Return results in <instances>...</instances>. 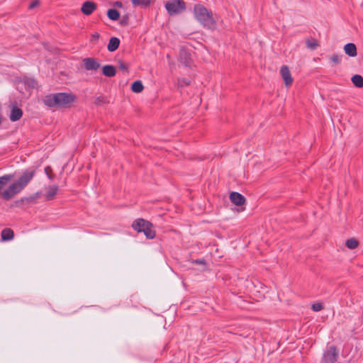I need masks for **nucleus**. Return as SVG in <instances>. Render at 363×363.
<instances>
[{
    "instance_id": "f257e3e1",
    "label": "nucleus",
    "mask_w": 363,
    "mask_h": 363,
    "mask_svg": "<svg viewBox=\"0 0 363 363\" xmlns=\"http://www.w3.org/2000/svg\"><path fill=\"white\" fill-rule=\"evenodd\" d=\"M194 15L195 18L203 28L212 30L216 28V19L213 16V13L208 11L202 4H195L194 7Z\"/></svg>"
},
{
    "instance_id": "f03ea898",
    "label": "nucleus",
    "mask_w": 363,
    "mask_h": 363,
    "mask_svg": "<svg viewBox=\"0 0 363 363\" xmlns=\"http://www.w3.org/2000/svg\"><path fill=\"white\" fill-rule=\"evenodd\" d=\"M76 100L75 95L71 93L60 92L46 96L43 99L45 106L52 107H67Z\"/></svg>"
},
{
    "instance_id": "7ed1b4c3",
    "label": "nucleus",
    "mask_w": 363,
    "mask_h": 363,
    "mask_svg": "<svg viewBox=\"0 0 363 363\" xmlns=\"http://www.w3.org/2000/svg\"><path fill=\"white\" fill-rule=\"evenodd\" d=\"M132 228L138 233H143L147 239H153L156 233L153 225L143 218H138L132 223Z\"/></svg>"
},
{
    "instance_id": "20e7f679",
    "label": "nucleus",
    "mask_w": 363,
    "mask_h": 363,
    "mask_svg": "<svg viewBox=\"0 0 363 363\" xmlns=\"http://www.w3.org/2000/svg\"><path fill=\"white\" fill-rule=\"evenodd\" d=\"M165 9L170 16L177 15L185 10V2L183 0H169L165 3Z\"/></svg>"
},
{
    "instance_id": "39448f33",
    "label": "nucleus",
    "mask_w": 363,
    "mask_h": 363,
    "mask_svg": "<svg viewBox=\"0 0 363 363\" xmlns=\"http://www.w3.org/2000/svg\"><path fill=\"white\" fill-rule=\"evenodd\" d=\"M23 187L17 182L13 183L6 189L1 193V196L5 200H10L16 194H18L22 191Z\"/></svg>"
},
{
    "instance_id": "423d86ee",
    "label": "nucleus",
    "mask_w": 363,
    "mask_h": 363,
    "mask_svg": "<svg viewBox=\"0 0 363 363\" xmlns=\"http://www.w3.org/2000/svg\"><path fill=\"white\" fill-rule=\"evenodd\" d=\"M339 356V352L334 345L330 346L323 353L322 363H335Z\"/></svg>"
},
{
    "instance_id": "0eeeda50",
    "label": "nucleus",
    "mask_w": 363,
    "mask_h": 363,
    "mask_svg": "<svg viewBox=\"0 0 363 363\" xmlns=\"http://www.w3.org/2000/svg\"><path fill=\"white\" fill-rule=\"evenodd\" d=\"M35 174V171L33 169H26L20 178L16 181L23 188L32 180Z\"/></svg>"
},
{
    "instance_id": "6e6552de",
    "label": "nucleus",
    "mask_w": 363,
    "mask_h": 363,
    "mask_svg": "<svg viewBox=\"0 0 363 363\" xmlns=\"http://www.w3.org/2000/svg\"><path fill=\"white\" fill-rule=\"evenodd\" d=\"M97 9V4L92 1H84L81 7V11L86 16L91 15Z\"/></svg>"
},
{
    "instance_id": "1a4fd4ad",
    "label": "nucleus",
    "mask_w": 363,
    "mask_h": 363,
    "mask_svg": "<svg viewBox=\"0 0 363 363\" xmlns=\"http://www.w3.org/2000/svg\"><path fill=\"white\" fill-rule=\"evenodd\" d=\"M84 68L88 71H96L100 67V64L93 57H86L83 60Z\"/></svg>"
},
{
    "instance_id": "9d476101",
    "label": "nucleus",
    "mask_w": 363,
    "mask_h": 363,
    "mask_svg": "<svg viewBox=\"0 0 363 363\" xmlns=\"http://www.w3.org/2000/svg\"><path fill=\"white\" fill-rule=\"evenodd\" d=\"M280 74L283 79L284 80V83L286 86H289L293 82V78L291 77L290 70L286 65H283L280 69Z\"/></svg>"
},
{
    "instance_id": "9b49d317",
    "label": "nucleus",
    "mask_w": 363,
    "mask_h": 363,
    "mask_svg": "<svg viewBox=\"0 0 363 363\" xmlns=\"http://www.w3.org/2000/svg\"><path fill=\"white\" fill-rule=\"evenodd\" d=\"M230 199L236 206H241L245 202V198L238 192H232L230 194Z\"/></svg>"
},
{
    "instance_id": "f8f14e48",
    "label": "nucleus",
    "mask_w": 363,
    "mask_h": 363,
    "mask_svg": "<svg viewBox=\"0 0 363 363\" xmlns=\"http://www.w3.org/2000/svg\"><path fill=\"white\" fill-rule=\"evenodd\" d=\"M179 58L181 62L184 64L186 67H189L191 65L190 55L183 48L181 49L179 51Z\"/></svg>"
},
{
    "instance_id": "ddd939ff",
    "label": "nucleus",
    "mask_w": 363,
    "mask_h": 363,
    "mask_svg": "<svg viewBox=\"0 0 363 363\" xmlns=\"http://www.w3.org/2000/svg\"><path fill=\"white\" fill-rule=\"evenodd\" d=\"M345 52L350 57H355L357 55V48L354 43H347L344 47Z\"/></svg>"
},
{
    "instance_id": "4468645a",
    "label": "nucleus",
    "mask_w": 363,
    "mask_h": 363,
    "mask_svg": "<svg viewBox=\"0 0 363 363\" xmlns=\"http://www.w3.org/2000/svg\"><path fill=\"white\" fill-rule=\"evenodd\" d=\"M102 73L104 76L108 77H114L116 74V69L113 65H104L102 67Z\"/></svg>"
},
{
    "instance_id": "2eb2a0df",
    "label": "nucleus",
    "mask_w": 363,
    "mask_h": 363,
    "mask_svg": "<svg viewBox=\"0 0 363 363\" xmlns=\"http://www.w3.org/2000/svg\"><path fill=\"white\" fill-rule=\"evenodd\" d=\"M22 116H23L22 110L18 107H13L11 109L9 118L11 121H17L22 117Z\"/></svg>"
},
{
    "instance_id": "dca6fc26",
    "label": "nucleus",
    "mask_w": 363,
    "mask_h": 363,
    "mask_svg": "<svg viewBox=\"0 0 363 363\" xmlns=\"http://www.w3.org/2000/svg\"><path fill=\"white\" fill-rule=\"evenodd\" d=\"M120 45V40L116 37H112L110 38L107 49L110 52H114L116 50Z\"/></svg>"
},
{
    "instance_id": "f3484780",
    "label": "nucleus",
    "mask_w": 363,
    "mask_h": 363,
    "mask_svg": "<svg viewBox=\"0 0 363 363\" xmlns=\"http://www.w3.org/2000/svg\"><path fill=\"white\" fill-rule=\"evenodd\" d=\"M1 239L4 241L11 240L13 238V231L11 228H4L1 233Z\"/></svg>"
},
{
    "instance_id": "a211bd4d",
    "label": "nucleus",
    "mask_w": 363,
    "mask_h": 363,
    "mask_svg": "<svg viewBox=\"0 0 363 363\" xmlns=\"http://www.w3.org/2000/svg\"><path fill=\"white\" fill-rule=\"evenodd\" d=\"M57 190H58V186L56 185L50 186L46 192V194H45L46 200H48V201L52 200L54 199L55 196L57 194Z\"/></svg>"
},
{
    "instance_id": "6ab92c4d",
    "label": "nucleus",
    "mask_w": 363,
    "mask_h": 363,
    "mask_svg": "<svg viewBox=\"0 0 363 363\" xmlns=\"http://www.w3.org/2000/svg\"><path fill=\"white\" fill-rule=\"evenodd\" d=\"M108 18L112 21H117L120 17V13L115 9H110L107 11Z\"/></svg>"
},
{
    "instance_id": "aec40b11",
    "label": "nucleus",
    "mask_w": 363,
    "mask_h": 363,
    "mask_svg": "<svg viewBox=\"0 0 363 363\" xmlns=\"http://www.w3.org/2000/svg\"><path fill=\"white\" fill-rule=\"evenodd\" d=\"M351 80L356 87H363V77L361 75L355 74L352 77Z\"/></svg>"
},
{
    "instance_id": "412c9836",
    "label": "nucleus",
    "mask_w": 363,
    "mask_h": 363,
    "mask_svg": "<svg viewBox=\"0 0 363 363\" xmlns=\"http://www.w3.org/2000/svg\"><path fill=\"white\" fill-rule=\"evenodd\" d=\"M143 89V83L139 80L135 81L131 85V90L135 93H140Z\"/></svg>"
},
{
    "instance_id": "4be33fe9",
    "label": "nucleus",
    "mask_w": 363,
    "mask_h": 363,
    "mask_svg": "<svg viewBox=\"0 0 363 363\" xmlns=\"http://www.w3.org/2000/svg\"><path fill=\"white\" fill-rule=\"evenodd\" d=\"M306 46L311 50H315L318 46V43L315 38H308L306 40Z\"/></svg>"
},
{
    "instance_id": "5701e85b",
    "label": "nucleus",
    "mask_w": 363,
    "mask_h": 363,
    "mask_svg": "<svg viewBox=\"0 0 363 363\" xmlns=\"http://www.w3.org/2000/svg\"><path fill=\"white\" fill-rule=\"evenodd\" d=\"M12 175L5 174L0 177V191L7 184V183L12 179Z\"/></svg>"
},
{
    "instance_id": "b1692460",
    "label": "nucleus",
    "mask_w": 363,
    "mask_h": 363,
    "mask_svg": "<svg viewBox=\"0 0 363 363\" xmlns=\"http://www.w3.org/2000/svg\"><path fill=\"white\" fill-rule=\"evenodd\" d=\"M358 244V241L355 238H350L345 242V246L350 250L355 249Z\"/></svg>"
},
{
    "instance_id": "393cba45",
    "label": "nucleus",
    "mask_w": 363,
    "mask_h": 363,
    "mask_svg": "<svg viewBox=\"0 0 363 363\" xmlns=\"http://www.w3.org/2000/svg\"><path fill=\"white\" fill-rule=\"evenodd\" d=\"M131 2L134 6L146 7L150 5L151 0H131Z\"/></svg>"
},
{
    "instance_id": "a878e982",
    "label": "nucleus",
    "mask_w": 363,
    "mask_h": 363,
    "mask_svg": "<svg viewBox=\"0 0 363 363\" xmlns=\"http://www.w3.org/2000/svg\"><path fill=\"white\" fill-rule=\"evenodd\" d=\"M330 60L334 64H340L341 61V56L338 55L337 54H333L330 57Z\"/></svg>"
},
{
    "instance_id": "bb28decb",
    "label": "nucleus",
    "mask_w": 363,
    "mask_h": 363,
    "mask_svg": "<svg viewBox=\"0 0 363 363\" xmlns=\"http://www.w3.org/2000/svg\"><path fill=\"white\" fill-rule=\"evenodd\" d=\"M106 103V100L104 96H98L95 99L94 104L97 106L102 105Z\"/></svg>"
},
{
    "instance_id": "cd10ccee",
    "label": "nucleus",
    "mask_w": 363,
    "mask_h": 363,
    "mask_svg": "<svg viewBox=\"0 0 363 363\" xmlns=\"http://www.w3.org/2000/svg\"><path fill=\"white\" fill-rule=\"evenodd\" d=\"M118 66L121 70L128 72V65L125 64L123 61L119 60L118 61Z\"/></svg>"
},
{
    "instance_id": "c85d7f7f",
    "label": "nucleus",
    "mask_w": 363,
    "mask_h": 363,
    "mask_svg": "<svg viewBox=\"0 0 363 363\" xmlns=\"http://www.w3.org/2000/svg\"><path fill=\"white\" fill-rule=\"evenodd\" d=\"M179 86H188L190 84V81L187 79L182 78L178 80Z\"/></svg>"
},
{
    "instance_id": "c756f323",
    "label": "nucleus",
    "mask_w": 363,
    "mask_h": 363,
    "mask_svg": "<svg viewBox=\"0 0 363 363\" xmlns=\"http://www.w3.org/2000/svg\"><path fill=\"white\" fill-rule=\"evenodd\" d=\"M128 16L126 15V16H123L122 18L121 19L120 25L121 26H126L128 24Z\"/></svg>"
},
{
    "instance_id": "7c9ffc66",
    "label": "nucleus",
    "mask_w": 363,
    "mask_h": 363,
    "mask_svg": "<svg viewBox=\"0 0 363 363\" xmlns=\"http://www.w3.org/2000/svg\"><path fill=\"white\" fill-rule=\"evenodd\" d=\"M312 308L314 311H320L323 308V306L320 303H315L312 306Z\"/></svg>"
},
{
    "instance_id": "2f4dec72",
    "label": "nucleus",
    "mask_w": 363,
    "mask_h": 363,
    "mask_svg": "<svg viewBox=\"0 0 363 363\" xmlns=\"http://www.w3.org/2000/svg\"><path fill=\"white\" fill-rule=\"evenodd\" d=\"M39 4H40L39 1H38V0L33 1H32V2L29 4V6H28V9H33L35 8L37 6H38V5H39Z\"/></svg>"
},
{
    "instance_id": "473e14b6",
    "label": "nucleus",
    "mask_w": 363,
    "mask_h": 363,
    "mask_svg": "<svg viewBox=\"0 0 363 363\" xmlns=\"http://www.w3.org/2000/svg\"><path fill=\"white\" fill-rule=\"evenodd\" d=\"M191 262L194 263V264H203V265L206 264V261L204 259H194V260H192Z\"/></svg>"
},
{
    "instance_id": "72a5a7b5",
    "label": "nucleus",
    "mask_w": 363,
    "mask_h": 363,
    "mask_svg": "<svg viewBox=\"0 0 363 363\" xmlns=\"http://www.w3.org/2000/svg\"><path fill=\"white\" fill-rule=\"evenodd\" d=\"M99 34L98 33H94L91 35L92 40H97L99 38Z\"/></svg>"
},
{
    "instance_id": "f704fd0d",
    "label": "nucleus",
    "mask_w": 363,
    "mask_h": 363,
    "mask_svg": "<svg viewBox=\"0 0 363 363\" xmlns=\"http://www.w3.org/2000/svg\"><path fill=\"white\" fill-rule=\"evenodd\" d=\"M114 5L118 8H121L123 6V4L121 1L115 2Z\"/></svg>"
},
{
    "instance_id": "c9c22d12",
    "label": "nucleus",
    "mask_w": 363,
    "mask_h": 363,
    "mask_svg": "<svg viewBox=\"0 0 363 363\" xmlns=\"http://www.w3.org/2000/svg\"><path fill=\"white\" fill-rule=\"evenodd\" d=\"M48 169H49V167H45V171L46 174L48 175V177H49L50 179H52V177L48 174Z\"/></svg>"
}]
</instances>
